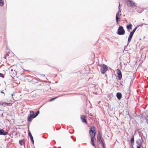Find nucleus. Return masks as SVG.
I'll return each instance as SVG.
<instances>
[{
    "mask_svg": "<svg viewBox=\"0 0 148 148\" xmlns=\"http://www.w3.org/2000/svg\"><path fill=\"white\" fill-rule=\"evenodd\" d=\"M120 6V5L119 3V6L118 7L119 11L118 12L116 13V20L117 25L119 24V13H120L121 12V7Z\"/></svg>",
    "mask_w": 148,
    "mask_h": 148,
    "instance_id": "5",
    "label": "nucleus"
},
{
    "mask_svg": "<svg viewBox=\"0 0 148 148\" xmlns=\"http://www.w3.org/2000/svg\"><path fill=\"white\" fill-rule=\"evenodd\" d=\"M30 114L29 115L27 118V120L30 122L32 121V119L34 118H33L34 116V111L32 110L30 111Z\"/></svg>",
    "mask_w": 148,
    "mask_h": 148,
    "instance_id": "6",
    "label": "nucleus"
},
{
    "mask_svg": "<svg viewBox=\"0 0 148 148\" xmlns=\"http://www.w3.org/2000/svg\"><path fill=\"white\" fill-rule=\"evenodd\" d=\"M0 77L2 78H4V76L3 74V73H0Z\"/></svg>",
    "mask_w": 148,
    "mask_h": 148,
    "instance_id": "25",
    "label": "nucleus"
},
{
    "mask_svg": "<svg viewBox=\"0 0 148 148\" xmlns=\"http://www.w3.org/2000/svg\"><path fill=\"white\" fill-rule=\"evenodd\" d=\"M36 80V79H35V78H34V79H32V80L34 82H35L36 83H37L38 82V81L37 80V82H35L34 81L35 80Z\"/></svg>",
    "mask_w": 148,
    "mask_h": 148,
    "instance_id": "26",
    "label": "nucleus"
},
{
    "mask_svg": "<svg viewBox=\"0 0 148 148\" xmlns=\"http://www.w3.org/2000/svg\"><path fill=\"white\" fill-rule=\"evenodd\" d=\"M136 143L138 145V146H142V143L141 139H140L137 140L136 141Z\"/></svg>",
    "mask_w": 148,
    "mask_h": 148,
    "instance_id": "12",
    "label": "nucleus"
},
{
    "mask_svg": "<svg viewBox=\"0 0 148 148\" xmlns=\"http://www.w3.org/2000/svg\"><path fill=\"white\" fill-rule=\"evenodd\" d=\"M117 77L119 80L121 79L122 77V74L121 71L119 69H117Z\"/></svg>",
    "mask_w": 148,
    "mask_h": 148,
    "instance_id": "8",
    "label": "nucleus"
},
{
    "mask_svg": "<svg viewBox=\"0 0 148 148\" xmlns=\"http://www.w3.org/2000/svg\"><path fill=\"white\" fill-rule=\"evenodd\" d=\"M133 34H131L130 33V34L129 36L128 37V41H127V45H128L129 43L130 42L132 38L133 37Z\"/></svg>",
    "mask_w": 148,
    "mask_h": 148,
    "instance_id": "13",
    "label": "nucleus"
},
{
    "mask_svg": "<svg viewBox=\"0 0 148 148\" xmlns=\"http://www.w3.org/2000/svg\"><path fill=\"white\" fill-rule=\"evenodd\" d=\"M6 57V56H5V57H4V58H5Z\"/></svg>",
    "mask_w": 148,
    "mask_h": 148,
    "instance_id": "32",
    "label": "nucleus"
},
{
    "mask_svg": "<svg viewBox=\"0 0 148 148\" xmlns=\"http://www.w3.org/2000/svg\"><path fill=\"white\" fill-rule=\"evenodd\" d=\"M146 24H142L141 25H139V26H142V25H145Z\"/></svg>",
    "mask_w": 148,
    "mask_h": 148,
    "instance_id": "28",
    "label": "nucleus"
},
{
    "mask_svg": "<svg viewBox=\"0 0 148 148\" xmlns=\"http://www.w3.org/2000/svg\"><path fill=\"white\" fill-rule=\"evenodd\" d=\"M125 1L127 4L130 7L133 8L136 6L135 3L132 0H125Z\"/></svg>",
    "mask_w": 148,
    "mask_h": 148,
    "instance_id": "3",
    "label": "nucleus"
},
{
    "mask_svg": "<svg viewBox=\"0 0 148 148\" xmlns=\"http://www.w3.org/2000/svg\"><path fill=\"white\" fill-rule=\"evenodd\" d=\"M12 105L11 103H8L2 102H0V105L1 106H10Z\"/></svg>",
    "mask_w": 148,
    "mask_h": 148,
    "instance_id": "10",
    "label": "nucleus"
},
{
    "mask_svg": "<svg viewBox=\"0 0 148 148\" xmlns=\"http://www.w3.org/2000/svg\"><path fill=\"white\" fill-rule=\"evenodd\" d=\"M91 144L92 145L95 147V144L94 142L93 138H91Z\"/></svg>",
    "mask_w": 148,
    "mask_h": 148,
    "instance_id": "23",
    "label": "nucleus"
},
{
    "mask_svg": "<svg viewBox=\"0 0 148 148\" xmlns=\"http://www.w3.org/2000/svg\"><path fill=\"white\" fill-rule=\"evenodd\" d=\"M134 136H132V137L131 139L130 143L132 145H133L134 144Z\"/></svg>",
    "mask_w": 148,
    "mask_h": 148,
    "instance_id": "17",
    "label": "nucleus"
},
{
    "mask_svg": "<svg viewBox=\"0 0 148 148\" xmlns=\"http://www.w3.org/2000/svg\"><path fill=\"white\" fill-rule=\"evenodd\" d=\"M1 93H3V94H4V92H3L2 91H1Z\"/></svg>",
    "mask_w": 148,
    "mask_h": 148,
    "instance_id": "31",
    "label": "nucleus"
},
{
    "mask_svg": "<svg viewBox=\"0 0 148 148\" xmlns=\"http://www.w3.org/2000/svg\"><path fill=\"white\" fill-rule=\"evenodd\" d=\"M140 117V121L141 122L143 123L145 121H146L147 122L148 120L147 119V118L146 117V116L143 115H142Z\"/></svg>",
    "mask_w": 148,
    "mask_h": 148,
    "instance_id": "7",
    "label": "nucleus"
},
{
    "mask_svg": "<svg viewBox=\"0 0 148 148\" xmlns=\"http://www.w3.org/2000/svg\"><path fill=\"white\" fill-rule=\"evenodd\" d=\"M141 146H138L136 148H141Z\"/></svg>",
    "mask_w": 148,
    "mask_h": 148,
    "instance_id": "29",
    "label": "nucleus"
},
{
    "mask_svg": "<svg viewBox=\"0 0 148 148\" xmlns=\"http://www.w3.org/2000/svg\"><path fill=\"white\" fill-rule=\"evenodd\" d=\"M101 135L100 132H99L97 137V140L98 141L100 142V140H101Z\"/></svg>",
    "mask_w": 148,
    "mask_h": 148,
    "instance_id": "16",
    "label": "nucleus"
},
{
    "mask_svg": "<svg viewBox=\"0 0 148 148\" xmlns=\"http://www.w3.org/2000/svg\"><path fill=\"white\" fill-rule=\"evenodd\" d=\"M100 144H101L102 146L103 147V148H105V147L104 145V143L102 140H101L100 142H99Z\"/></svg>",
    "mask_w": 148,
    "mask_h": 148,
    "instance_id": "24",
    "label": "nucleus"
},
{
    "mask_svg": "<svg viewBox=\"0 0 148 148\" xmlns=\"http://www.w3.org/2000/svg\"><path fill=\"white\" fill-rule=\"evenodd\" d=\"M14 95V93H12V94H11V95L12 96H13Z\"/></svg>",
    "mask_w": 148,
    "mask_h": 148,
    "instance_id": "30",
    "label": "nucleus"
},
{
    "mask_svg": "<svg viewBox=\"0 0 148 148\" xmlns=\"http://www.w3.org/2000/svg\"><path fill=\"white\" fill-rule=\"evenodd\" d=\"M132 27V25L130 23L128 25H127L126 26L127 28L129 30L131 29Z\"/></svg>",
    "mask_w": 148,
    "mask_h": 148,
    "instance_id": "18",
    "label": "nucleus"
},
{
    "mask_svg": "<svg viewBox=\"0 0 148 148\" xmlns=\"http://www.w3.org/2000/svg\"><path fill=\"white\" fill-rule=\"evenodd\" d=\"M19 143L21 145H22L24 144V140H21L19 141Z\"/></svg>",
    "mask_w": 148,
    "mask_h": 148,
    "instance_id": "20",
    "label": "nucleus"
},
{
    "mask_svg": "<svg viewBox=\"0 0 148 148\" xmlns=\"http://www.w3.org/2000/svg\"><path fill=\"white\" fill-rule=\"evenodd\" d=\"M39 113H40L39 111V110L38 111L36 112L35 114V115H34L33 118H35L36 117L38 116V115L39 114Z\"/></svg>",
    "mask_w": 148,
    "mask_h": 148,
    "instance_id": "22",
    "label": "nucleus"
},
{
    "mask_svg": "<svg viewBox=\"0 0 148 148\" xmlns=\"http://www.w3.org/2000/svg\"><path fill=\"white\" fill-rule=\"evenodd\" d=\"M116 96L119 100H120L122 97V94L121 93L118 92L116 93Z\"/></svg>",
    "mask_w": 148,
    "mask_h": 148,
    "instance_id": "15",
    "label": "nucleus"
},
{
    "mask_svg": "<svg viewBox=\"0 0 148 148\" xmlns=\"http://www.w3.org/2000/svg\"><path fill=\"white\" fill-rule=\"evenodd\" d=\"M138 27V26H137L136 27H135L133 29V30L130 32V33L134 34V33L135 32L137 28Z\"/></svg>",
    "mask_w": 148,
    "mask_h": 148,
    "instance_id": "19",
    "label": "nucleus"
},
{
    "mask_svg": "<svg viewBox=\"0 0 148 148\" xmlns=\"http://www.w3.org/2000/svg\"><path fill=\"white\" fill-rule=\"evenodd\" d=\"M125 31L122 26H120L118 29L117 34L119 35H123L125 34Z\"/></svg>",
    "mask_w": 148,
    "mask_h": 148,
    "instance_id": "4",
    "label": "nucleus"
},
{
    "mask_svg": "<svg viewBox=\"0 0 148 148\" xmlns=\"http://www.w3.org/2000/svg\"><path fill=\"white\" fill-rule=\"evenodd\" d=\"M4 4L3 0H0V6H3Z\"/></svg>",
    "mask_w": 148,
    "mask_h": 148,
    "instance_id": "21",
    "label": "nucleus"
},
{
    "mask_svg": "<svg viewBox=\"0 0 148 148\" xmlns=\"http://www.w3.org/2000/svg\"><path fill=\"white\" fill-rule=\"evenodd\" d=\"M28 132H29L28 135L30 137L31 140L32 141L33 144H34V140L33 136L31 134V133L30 131H29V130H28Z\"/></svg>",
    "mask_w": 148,
    "mask_h": 148,
    "instance_id": "14",
    "label": "nucleus"
},
{
    "mask_svg": "<svg viewBox=\"0 0 148 148\" xmlns=\"http://www.w3.org/2000/svg\"><path fill=\"white\" fill-rule=\"evenodd\" d=\"M56 97H55V98H52V99H51V101H53V100L54 99H56Z\"/></svg>",
    "mask_w": 148,
    "mask_h": 148,
    "instance_id": "27",
    "label": "nucleus"
},
{
    "mask_svg": "<svg viewBox=\"0 0 148 148\" xmlns=\"http://www.w3.org/2000/svg\"><path fill=\"white\" fill-rule=\"evenodd\" d=\"M100 66V71L101 73L104 74L107 71L108 69L107 66L104 64L99 65Z\"/></svg>",
    "mask_w": 148,
    "mask_h": 148,
    "instance_id": "2",
    "label": "nucleus"
},
{
    "mask_svg": "<svg viewBox=\"0 0 148 148\" xmlns=\"http://www.w3.org/2000/svg\"><path fill=\"white\" fill-rule=\"evenodd\" d=\"M89 133L91 138H94L95 137L96 133L95 126H93L90 127Z\"/></svg>",
    "mask_w": 148,
    "mask_h": 148,
    "instance_id": "1",
    "label": "nucleus"
},
{
    "mask_svg": "<svg viewBox=\"0 0 148 148\" xmlns=\"http://www.w3.org/2000/svg\"><path fill=\"white\" fill-rule=\"evenodd\" d=\"M8 134V132H5L4 130L3 129L0 130V135H5Z\"/></svg>",
    "mask_w": 148,
    "mask_h": 148,
    "instance_id": "11",
    "label": "nucleus"
},
{
    "mask_svg": "<svg viewBox=\"0 0 148 148\" xmlns=\"http://www.w3.org/2000/svg\"><path fill=\"white\" fill-rule=\"evenodd\" d=\"M146 87V88H147V87H148V86H147Z\"/></svg>",
    "mask_w": 148,
    "mask_h": 148,
    "instance_id": "33",
    "label": "nucleus"
},
{
    "mask_svg": "<svg viewBox=\"0 0 148 148\" xmlns=\"http://www.w3.org/2000/svg\"><path fill=\"white\" fill-rule=\"evenodd\" d=\"M86 116L84 115H83L81 116V119L82 120V121L83 122L87 123V122L86 120Z\"/></svg>",
    "mask_w": 148,
    "mask_h": 148,
    "instance_id": "9",
    "label": "nucleus"
}]
</instances>
